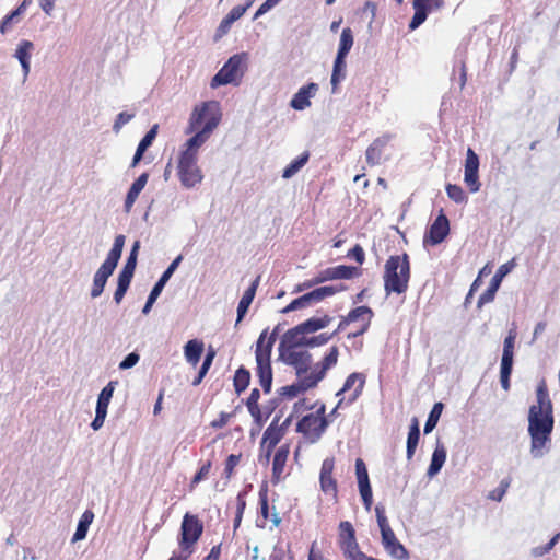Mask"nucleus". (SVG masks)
<instances>
[{"label":"nucleus","instance_id":"obj_1","mask_svg":"<svg viewBox=\"0 0 560 560\" xmlns=\"http://www.w3.org/2000/svg\"><path fill=\"white\" fill-rule=\"evenodd\" d=\"M553 408L547 385L541 381L536 389V404L528 410V434L530 438V454L541 458L549 452L553 430Z\"/></svg>","mask_w":560,"mask_h":560},{"label":"nucleus","instance_id":"obj_2","mask_svg":"<svg viewBox=\"0 0 560 560\" xmlns=\"http://www.w3.org/2000/svg\"><path fill=\"white\" fill-rule=\"evenodd\" d=\"M384 289L386 294H401L407 291L410 265L407 254L390 256L384 266Z\"/></svg>","mask_w":560,"mask_h":560},{"label":"nucleus","instance_id":"obj_3","mask_svg":"<svg viewBox=\"0 0 560 560\" xmlns=\"http://www.w3.org/2000/svg\"><path fill=\"white\" fill-rule=\"evenodd\" d=\"M221 118L222 113L218 102H203L197 105L190 114L186 132L191 133L200 129L211 136L213 130L219 126Z\"/></svg>","mask_w":560,"mask_h":560},{"label":"nucleus","instance_id":"obj_4","mask_svg":"<svg viewBox=\"0 0 560 560\" xmlns=\"http://www.w3.org/2000/svg\"><path fill=\"white\" fill-rule=\"evenodd\" d=\"M125 241L126 238L122 234H119L115 237L113 247L107 254L106 259L96 270L91 289V296L93 299L98 298L103 293L107 279L113 275L121 257Z\"/></svg>","mask_w":560,"mask_h":560},{"label":"nucleus","instance_id":"obj_5","mask_svg":"<svg viewBox=\"0 0 560 560\" xmlns=\"http://www.w3.org/2000/svg\"><path fill=\"white\" fill-rule=\"evenodd\" d=\"M247 52H240L230 57L224 66L211 79L210 86L215 89L231 83L238 84L247 68Z\"/></svg>","mask_w":560,"mask_h":560},{"label":"nucleus","instance_id":"obj_6","mask_svg":"<svg viewBox=\"0 0 560 560\" xmlns=\"http://www.w3.org/2000/svg\"><path fill=\"white\" fill-rule=\"evenodd\" d=\"M203 525L197 515L186 513L180 526L179 548L185 552L184 558L192 553V547L200 538Z\"/></svg>","mask_w":560,"mask_h":560},{"label":"nucleus","instance_id":"obj_7","mask_svg":"<svg viewBox=\"0 0 560 560\" xmlns=\"http://www.w3.org/2000/svg\"><path fill=\"white\" fill-rule=\"evenodd\" d=\"M346 290L343 284L336 285H324L314 289L311 292L305 293L304 295L294 299L289 305H287L282 312L289 313L301 308L310 307L314 304L319 303L328 296H331L338 292Z\"/></svg>","mask_w":560,"mask_h":560},{"label":"nucleus","instance_id":"obj_8","mask_svg":"<svg viewBox=\"0 0 560 560\" xmlns=\"http://www.w3.org/2000/svg\"><path fill=\"white\" fill-rule=\"evenodd\" d=\"M198 158L190 153H180L178 160V176L182 185L186 188H192L202 182V173L199 168Z\"/></svg>","mask_w":560,"mask_h":560},{"label":"nucleus","instance_id":"obj_9","mask_svg":"<svg viewBox=\"0 0 560 560\" xmlns=\"http://www.w3.org/2000/svg\"><path fill=\"white\" fill-rule=\"evenodd\" d=\"M339 541L345 557L349 560H375L372 557H365L359 550L354 528L348 521H343L339 524Z\"/></svg>","mask_w":560,"mask_h":560},{"label":"nucleus","instance_id":"obj_10","mask_svg":"<svg viewBox=\"0 0 560 560\" xmlns=\"http://www.w3.org/2000/svg\"><path fill=\"white\" fill-rule=\"evenodd\" d=\"M279 359L287 365L293 366L298 378L310 375L312 354L306 350H287L279 352Z\"/></svg>","mask_w":560,"mask_h":560},{"label":"nucleus","instance_id":"obj_11","mask_svg":"<svg viewBox=\"0 0 560 560\" xmlns=\"http://www.w3.org/2000/svg\"><path fill=\"white\" fill-rule=\"evenodd\" d=\"M261 346H258V351H255L256 364H257V375L259 377L260 386L262 387L265 393H269L271 390L272 384V370L270 364V346L267 347L266 350L260 349Z\"/></svg>","mask_w":560,"mask_h":560},{"label":"nucleus","instance_id":"obj_12","mask_svg":"<svg viewBox=\"0 0 560 560\" xmlns=\"http://www.w3.org/2000/svg\"><path fill=\"white\" fill-rule=\"evenodd\" d=\"M182 260H183V256L178 255L171 262V265L166 268V270L162 273L161 278L154 284V287L152 288V290H151V292H150V294L148 296L147 303L144 304V306L142 308V313L143 314L147 315V314L150 313V311L152 308V305L155 303L156 299L160 296V294L163 291L165 284L167 283L170 278L173 276L175 270L178 268V266H179Z\"/></svg>","mask_w":560,"mask_h":560},{"label":"nucleus","instance_id":"obj_13","mask_svg":"<svg viewBox=\"0 0 560 560\" xmlns=\"http://www.w3.org/2000/svg\"><path fill=\"white\" fill-rule=\"evenodd\" d=\"M450 233V221L447 217L441 211L438 218L424 234L423 244L435 246L442 243Z\"/></svg>","mask_w":560,"mask_h":560},{"label":"nucleus","instance_id":"obj_14","mask_svg":"<svg viewBox=\"0 0 560 560\" xmlns=\"http://www.w3.org/2000/svg\"><path fill=\"white\" fill-rule=\"evenodd\" d=\"M479 158L472 149L467 150L465 161L464 182L469 187L471 192H477L480 189V182L478 176Z\"/></svg>","mask_w":560,"mask_h":560},{"label":"nucleus","instance_id":"obj_15","mask_svg":"<svg viewBox=\"0 0 560 560\" xmlns=\"http://www.w3.org/2000/svg\"><path fill=\"white\" fill-rule=\"evenodd\" d=\"M355 475L363 504L365 509L370 511L373 502L372 489L369 480L368 468L361 458L355 460Z\"/></svg>","mask_w":560,"mask_h":560},{"label":"nucleus","instance_id":"obj_16","mask_svg":"<svg viewBox=\"0 0 560 560\" xmlns=\"http://www.w3.org/2000/svg\"><path fill=\"white\" fill-rule=\"evenodd\" d=\"M306 334L300 328V324L288 331H285L279 343V352L287 350H300L301 347H305Z\"/></svg>","mask_w":560,"mask_h":560},{"label":"nucleus","instance_id":"obj_17","mask_svg":"<svg viewBox=\"0 0 560 560\" xmlns=\"http://www.w3.org/2000/svg\"><path fill=\"white\" fill-rule=\"evenodd\" d=\"M317 91L318 84L313 82L300 88L290 102L291 107L295 110H304L310 107V100L316 95Z\"/></svg>","mask_w":560,"mask_h":560},{"label":"nucleus","instance_id":"obj_18","mask_svg":"<svg viewBox=\"0 0 560 560\" xmlns=\"http://www.w3.org/2000/svg\"><path fill=\"white\" fill-rule=\"evenodd\" d=\"M382 541L388 553L398 560L404 559L407 556V551L404 546L396 539L394 532L390 526H385L381 529Z\"/></svg>","mask_w":560,"mask_h":560},{"label":"nucleus","instance_id":"obj_19","mask_svg":"<svg viewBox=\"0 0 560 560\" xmlns=\"http://www.w3.org/2000/svg\"><path fill=\"white\" fill-rule=\"evenodd\" d=\"M33 50L34 44L31 40L23 39L18 44L13 54V57L16 58L21 65L24 79L27 78L31 71V58Z\"/></svg>","mask_w":560,"mask_h":560},{"label":"nucleus","instance_id":"obj_20","mask_svg":"<svg viewBox=\"0 0 560 560\" xmlns=\"http://www.w3.org/2000/svg\"><path fill=\"white\" fill-rule=\"evenodd\" d=\"M357 275V268L351 266L339 265L336 267H329L319 271L318 281H330L339 279H351Z\"/></svg>","mask_w":560,"mask_h":560},{"label":"nucleus","instance_id":"obj_21","mask_svg":"<svg viewBox=\"0 0 560 560\" xmlns=\"http://www.w3.org/2000/svg\"><path fill=\"white\" fill-rule=\"evenodd\" d=\"M392 140L390 135H383L382 137L376 138L371 145L366 149L365 158L369 165L374 166L378 165L382 160L383 149L387 145V143Z\"/></svg>","mask_w":560,"mask_h":560},{"label":"nucleus","instance_id":"obj_22","mask_svg":"<svg viewBox=\"0 0 560 560\" xmlns=\"http://www.w3.org/2000/svg\"><path fill=\"white\" fill-rule=\"evenodd\" d=\"M339 350L337 347H332L328 354L325 355L322 362L317 363L314 369L310 372L312 377H315L318 384L326 375V372L335 366L338 362Z\"/></svg>","mask_w":560,"mask_h":560},{"label":"nucleus","instance_id":"obj_23","mask_svg":"<svg viewBox=\"0 0 560 560\" xmlns=\"http://www.w3.org/2000/svg\"><path fill=\"white\" fill-rule=\"evenodd\" d=\"M327 422L323 417L307 415L298 423V431L303 433L315 432L319 436L326 429Z\"/></svg>","mask_w":560,"mask_h":560},{"label":"nucleus","instance_id":"obj_24","mask_svg":"<svg viewBox=\"0 0 560 560\" xmlns=\"http://www.w3.org/2000/svg\"><path fill=\"white\" fill-rule=\"evenodd\" d=\"M317 383L315 377H312V375L310 374L307 376L298 378V382L292 385L282 387L280 389V394L289 398H294L299 394L304 393L307 389L315 387Z\"/></svg>","mask_w":560,"mask_h":560},{"label":"nucleus","instance_id":"obj_25","mask_svg":"<svg viewBox=\"0 0 560 560\" xmlns=\"http://www.w3.org/2000/svg\"><path fill=\"white\" fill-rule=\"evenodd\" d=\"M148 178H149L148 173H143L130 186V188H129V190L127 192L126 199H125V205H124V209H125V211L127 213L130 212V210L133 207L138 196L140 195V192L145 187V185L148 183Z\"/></svg>","mask_w":560,"mask_h":560},{"label":"nucleus","instance_id":"obj_26","mask_svg":"<svg viewBox=\"0 0 560 560\" xmlns=\"http://www.w3.org/2000/svg\"><path fill=\"white\" fill-rule=\"evenodd\" d=\"M260 276H258L249 285V288L244 292L241 301L238 302L237 306V319L236 325L243 319V317L246 315L249 305L252 304L256 290L259 285Z\"/></svg>","mask_w":560,"mask_h":560},{"label":"nucleus","instance_id":"obj_27","mask_svg":"<svg viewBox=\"0 0 560 560\" xmlns=\"http://www.w3.org/2000/svg\"><path fill=\"white\" fill-rule=\"evenodd\" d=\"M446 460V450L444 445L438 440L436 446L433 451L430 466L427 470V476L429 478H433L436 476L442 469L444 463Z\"/></svg>","mask_w":560,"mask_h":560},{"label":"nucleus","instance_id":"obj_28","mask_svg":"<svg viewBox=\"0 0 560 560\" xmlns=\"http://www.w3.org/2000/svg\"><path fill=\"white\" fill-rule=\"evenodd\" d=\"M357 381H359V384H358L357 388L354 389L352 396L349 399L350 402L354 401L362 393V389H363V386L365 383L364 376L361 373L350 374L347 377L342 388L337 393V396H340L342 393L350 390Z\"/></svg>","mask_w":560,"mask_h":560},{"label":"nucleus","instance_id":"obj_29","mask_svg":"<svg viewBox=\"0 0 560 560\" xmlns=\"http://www.w3.org/2000/svg\"><path fill=\"white\" fill-rule=\"evenodd\" d=\"M203 352V342L197 339L189 340L184 347V354L188 363L194 366L199 362Z\"/></svg>","mask_w":560,"mask_h":560},{"label":"nucleus","instance_id":"obj_30","mask_svg":"<svg viewBox=\"0 0 560 560\" xmlns=\"http://www.w3.org/2000/svg\"><path fill=\"white\" fill-rule=\"evenodd\" d=\"M290 453V447L288 444L281 445L273 457L272 462V476L276 479H279L281 474L283 472L288 456Z\"/></svg>","mask_w":560,"mask_h":560},{"label":"nucleus","instance_id":"obj_31","mask_svg":"<svg viewBox=\"0 0 560 560\" xmlns=\"http://www.w3.org/2000/svg\"><path fill=\"white\" fill-rule=\"evenodd\" d=\"M332 320V317L329 315H324L322 317H311L307 320L300 324V328L308 335L316 332L325 327H327Z\"/></svg>","mask_w":560,"mask_h":560},{"label":"nucleus","instance_id":"obj_32","mask_svg":"<svg viewBox=\"0 0 560 560\" xmlns=\"http://www.w3.org/2000/svg\"><path fill=\"white\" fill-rule=\"evenodd\" d=\"M419 439H420L419 422H418L417 418H413L411 421V425L409 428V433H408V438H407L406 455L409 460L415 455L416 448L419 443Z\"/></svg>","mask_w":560,"mask_h":560},{"label":"nucleus","instance_id":"obj_33","mask_svg":"<svg viewBox=\"0 0 560 560\" xmlns=\"http://www.w3.org/2000/svg\"><path fill=\"white\" fill-rule=\"evenodd\" d=\"M191 138L186 141V149L182 153H190L198 158V149L209 139L210 135L198 129Z\"/></svg>","mask_w":560,"mask_h":560},{"label":"nucleus","instance_id":"obj_34","mask_svg":"<svg viewBox=\"0 0 560 560\" xmlns=\"http://www.w3.org/2000/svg\"><path fill=\"white\" fill-rule=\"evenodd\" d=\"M346 77V58L341 56H336L330 83L332 86V93L337 91L338 84Z\"/></svg>","mask_w":560,"mask_h":560},{"label":"nucleus","instance_id":"obj_35","mask_svg":"<svg viewBox=\"0 0 560 560\" xmlns=\"http://www.w3.org/2000/svg\"><path fill=\"white\" fill-rule=\"evenodd\" d=\"M118 381H110L98 394L96 409L107 411L110 399L113 398Z\"/></svg>","mask_w":560,"mask_h":560},{"label":"nucleus","instance_id":"obj_36","mask_svg":"<svg viewBox=\"0 0 560 560\" xmlns=\"http://www.w3.org/2000/svg\"><path fill=\"white\" fill-rule=\"evenodd\" d=\"M94 514L92 511L86 510L77 526V530L72 537L73 541H79L85 538L90 524L93 522Z\"/></svg>","mask_w":560,"mask_h":560},{"label":"nucleus","instance_id":"obj_37","mask_svg":"<svg viewBox=\"0 0 560 560\" xmlns=\"http://www.w3.org/2000/svg\"><path fill=\"white\" fill-rule=\"evenodd\" d=\"M353 42L354 39L351 28H343L340 35L337 55L346 58L353 46Z\"/></svg>","mask_w":560,"mask_h":560},{"label":"nucleus","instance_id":"obj_38","mask_svg":"<svg viewBox=\"0 0 560 560\" xmlns=\"http://www.w3.org/2000/svg\"><path fill=\"white\" fill-rule=\"evenodd\" d=\"M250 382V373L247 369L241 366L236 370L234 375V388L237 394L244 392Z\"/></svg>","mask_w":560,"mask_h":560},{"label":"nucleus","instance_id":"obj_39","mask_svg":"<svg viewBox=\"0 0 560 560\" xmlns=\"http://www.w3.org/2000/svg\"><path fill=\"white\" fill-rule=\"evenodd\" d=\"M310 154L308 152H304L299 158L293 160L284 170L282 173L283 178H291L293 175H295L308 161Z\"/></svg>","mask_w":560,"mask_h":560},{"label":"nucleus","instance_id":"obj_40","mask_svg":"<svg viewBox=\"0 0 560 560\" xmlns=\"http://www.w3.org/2000/svg\"><path fill=\"white\" fill-rule=\"evenodd\" d=\"M282 438L281 430L273 427V423L270 424L266 431L264 432L262 436V444L267 443L268 447V454L270 451L279 443V441Z\"/></svg>","mask_w":560,"mask_h":560},{"label":"nucleus","instance_id":"obj_41","mask_svg":"<svg viewBox=\"0 0 560 560\" xmlns=\"http://www.w3.org/2000/svg\"><path fill=\"white\" fill-rule=\"evenodd\" d=\"M372 317L373 311L369 306H358L348 313V320L352 323L362 320L363 324L365 320H369V324H371Z\"/></svg>","mask_w":560,"mask_h":560},{"label":"nucleus","instance_id":"obj_42","mask_svg":"<svg viewBox=\"0 0 560 560\" xmlns=\"http://www.w3.org/2000/svg\"><path fill=\"white\" fill-rule=\"evenodd\" d=\"M443 404L442 402H435L433 408L431 409L429 417L427 419V422L424 424V433L428 434L431 431L434 430L436 427L439 419L441 417L442 410H443Z\"/></svg>","mask_w":560,"mask_h":560},{"label":"nucleus","instance_id":"obj_43","mask_svg":"<svg viewBox=\"0 0 560 560\" xmlns=\"http://www.w3.org/2000/svg\"><path fill=\"white\" fill-rule=\"evenodd\" d=\"M268 329H265L257 342H256V350L258 351V346H261L260 349L264 351L267 349L268 346H270V352L272 351L273 343L276 341L277 335H278V326L273 329V331L270 334V336L267 338Z\"/></svg>","mask_w":560,"mask_h":560},{"label":"nucleus","instance_id":"obj_44","mask_svg":"<svg viewBox=\"0 0 560 560\" xmlns=\"http://www.w3.org/2000/svg\"><path fill=\"white\" fill-rule=\"evenodd\" d=\"M21 16L19 15V12L12 11L8 15H5L2 21L0 22V33L2 35L10 32L15 24L20 22Z\"/></svg>","mask_w":560,"mask_h":560},{"label":"nucleus","instance_id":"obj_45","mask_svg":"<svg viewBox=\"0 0 560 560\" xmlns=\"http://www.w3.org/2000/svg\"><path fill=\"white\" fill-rule=\"evenodd\" d=\"M446 192L450 199L456 203L466 201V195L463 188L458 185L448 184L446 186Z\"/></svg>","mask_w":560,"mask_h":560},{"label":"nucleus","instance_id":"obj_46","mask_svg":"<svg viewBox=\"0 0 560 560\" xmlns=\"http://www.w3.org/2000/svg\"><path fill=\"white\" fill-rule=\"evenodd\" d=\"M319 481L320 488L326 494H331L334 498L337 497V481L332 478V476L319 477Z\"/></svg>","mask_w":560,"mask_h":560},{"label":"nucleus","instance_id":"obj_47","mask_svg":"<svg viewBox=\"0 0 560 560\" xmlns=\"http://www.w3.org/2000/svg\"><path fill=\"white\" fill-rule=\"evenodd\" d=\"M512 268H513V262H506V264L501 265L499 267V269L497 270L495 275L492 277L491 283L499 288L503 278L509 272H511Z\"/></svg>","mask_w":560,"mask_h":560},{"label":"nucleus","instance_id":"obj_48","mask_svg":"<svg viewBox=\"0 0 560 560\" xmlns=\"http://www.w3.org/2000/svg\"><path fill=\"white\" fill-rule=\"evenodd\" d=\"M498 289L499 288L497 285H494L490 282L488 289L480 295V298L478 300V303H477L478 308H481L482 305L492 302Z\"/></svg>","mask_w":560,"mask_h":560},{"label":"nucleus","instance_id":"obj_49","mask_svg":"<svg viewBox=\"0 0 560 560\" xmlns=\"http://www.w3.org/2000/svg\"><path fill=\"white\" fill-rule=\"evenodd\" d=\"M135 117L133 113L121 112L117 115L113 125V131L118 133L120 129Z\"/></svg>","mask_w":560,"mask_h":560},{"label":"nucleus","instance_id":"obj_50","mask_svg":"<svg viewBox=\"0 0 560 560\" xmlns=\"http://www.w3.org/2000/svg\"><path fill=\"white\" fill-rule=\"evenodd\" d=\"M253 3V0H249L246 4L244 5H236L234 7L230 12L229 14L226 15V18L232 22L234 23L235 21H237L238 19H241L245 12L247 11V9L252 5Z\"/></svg>","mask_w":560,"mask_h":560},{"label":"nucleus","instance_id":"obj_51","mask_svg":"<svg viewBox=\"0 0 560 560\" xmlns=\"http://www.w3.org/2000/svg\"><path fill=\"white\" fill-rule=\"evenodd\" d=\"M332 338V335L320 334L314 337L306 336L305 347L314 348L327 343Z\"/></svg>","mask_w":560,"mask_h":560},{"label":"nucleus","instance_id":"obj_52","mask_svg":"<svg viewBox=\"0 0 560 560\" xmlns=\"http://www.w3.org/2000/svg\"><path fill=\"white\" fill-rule=\"evenodd\" d=\"M515 339H516V331L514 329H511L504 339L502 354L514 355Z\"/></svg>","mask_w":560,"mask_h":560},{"label":"nucleus","instance_id":"obj_53","mask_svg":"<svg viewBox=\"0 0 560 560\" xmlns=\"http://www.w3.org/2000/svg\"><path fill=\"white\" fill-rule=\"evenodd\" d=\"M240 460H241V455L231 454L226 458L225 467H224V475H225L226 479L231 478L233 470L238 465Z\"/></svg>","mask_w":560,"mask_h":560},{"label":"nucleus","instance_id":"obj_54","mask_svg":"<svg viewBox=\"0 0 560 560\" xmlns=\"http://www.w3.org/2000/svg\"><path fill=\"white\" fill-rule=\"evenodd\" d=\"M513 357L509 354H502L501 358V366H500V375H509L511 376L513 369Z\"/></svg>","mask_w":560,"mask_h":560},{"label":"nucleus","instance_id":"obj_55","mask_svg":"<svg viewBox=\"0 0 560 560\" xmlns=\"http://www.w3.org/2000/svg\"><path fill=\"white\" fill-rule=\"evenodd\" d=\"M140 360V355L137 352H131L119 363L120 370H128L133 368Z\"/></svg>","mask_w":560,"mask_h":560},{"label":"nucleus","instance_id":"obj_56","mask_svg":"<svg viewBox=\"0 0 560 560\" xmlns=\"http://www.w3.org/2000/svg\"><path fill=\"white\" fill-rule=\"evenodd\" d=\"M211 469V462H207L201 466L199 471L195 475V477L191 480L190 487L194 488L197 483H199L201 480H203L209 471Z\"/></svg>","mask_w":560,"mask_h":560},{"label":"nucleus","instance_id":"obj_57","mask_svg":"<svg viewBox=\"0 0 560 560\" xmlns=\"http://www.w3.org/2000/svg\"><path fill=\"white\" fill-rule=\"evenodd\" d=\"M106 416H107V411L95 409V418L93 419V421L91 423V428L94 431H98L103 427Z\"/></svg>","mask_w":560,"mask_h":560},{"label":"nucleus","instance_id":"obj_58","mask_svg":"<svg viewBox=\"0 0 560 560\" xmlns=\"http://www.w3.org/2000/svg\"><path fill=\"white\" fill-rule=\"evenodd\" d=\"M334 467H335V459L332 457L325 458L322 464L319 477L332 476Z\"/></svg>","mask_w":560,"mask_h":560},{"label":"nucleus","instance_id":"obj_59","mask_svg":"<svg viewBox=\"0 0 560 560\" xmlns=\"http://www.w3.org/2000/svg\"><path fill=\"white\" fill-rule=\"evenodd\" d=\"M260 398V392L257 388L252 389L249 397L246 400V406L248 411H255L256 406H258V400Z\"/></svg>","mask_w":560,"mask_h":560},{"label":"nucleus","instance_id":"obj_60","mask_svg":"<svg viewBox=\"0 0 560 560\" xmlns=\"http://www.w3.org/2000/svg\"><path fill=\"white\" fill-rule=\"evenodd\" d=\"M158 129L159 125H153L151 129L145 133V136L141 139L140 143L149 148L158 135Z\"/></svg>","mask_w":560,"mask_h":560},{"label":"nucleus","instance_id":"obj_61","mask_svg":"<svg viewBox=\"0 0 560 560\" xmlns=\"http://www.w3.org/2000/svg\"><path fill=\"white\" fill-rule=\"evenodd\" d=\"M559 537H560V535L557 534L553 538H551V540L546 546L535 548L533 550V556L536 558L542 557L548 550H550L555 546V544L557 542Z\"/></svg>","mask_w":560,"mask_h":560},{"label":"nucleus","instance_id":"obj_62","mask_svg":"<svg viewBox=\"0 0 560 560\" xmlns=\"http://www.w3.org/2000/svg\"><path fill=\"white\" fill-rule=\"evenodd\" d=\"M232 24L233 23L225 16L221 21V23L219 24V26L217 28L215 38H220V37L224 36L225 34H228Z\"/></svg>","mask_w":560,"mask_h":560},{"label":"nucleus","instance_id":"obj_63","mask_svg":"<svg viewBox=\"0 0 560 560\" xmlns=\"http://www.w3.org/2000/svg\"><path fill=\"white\" fill-rule=\"evenodd\" d=\"M422 7L424 8V12L429 14L434 9H440L443 7V0H423L421 1Z\"/></svg>","mask_w":560,"mask_h":560},{"label":"nucleus","instance_id":"obj_64","mask_svg":"<svg viewBox=\"0 0 560 560\" xmlns=\"http://www.w3.org/2000/svg\"><path fill=\"white\" fill-rule=\"evenodd\" d=\"M375 513H376V518H377V524H378L380 529L385 528V526H389L387 517L385 515V510L383 506L377 505L375 508Z\"/></svg>","mask_w":560,"mask_h":560}]
</instances>
